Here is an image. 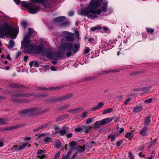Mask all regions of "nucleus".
<instances>
[{"label":"nucleus","instance_id":"nucleus-1","mask_svg":"<svg viewBox=\"0 0 159 159\" xmlns=\"http://www.w3.org/2000/svg\"><path fill=\"white\" fill-rule=\"evenodd\" d=\"M62 33L63 35H66L65 38L61 39V49L62 50H66L69 51L66 53L67 57H70L72 54V52L74 53L77 52L80 48V44L78 43H75L73 47V43L71 42H67L68 41H72L74 39V34L67 31H64Z\"/></svg>","mask_w":159,"mask_h":159},{"label":"nucleus","instance_id":"nucleus-2","mask_svg":"<svg viewBox=\"0 0 159 159\" xmlns=\"http://www.w3.org/2000/svg\"><path fill=\"white\" fill-rule=\"evenodd\" d=\"M43 112L40 108L34 107L22 110L20 112L21 115L36 116Z\"/></svg>","mask_w":159,"mask_h":159},{"label":"nucleus","instance_id":"nucleus-3","mask_svg":"<svg viewBox=\"0 0 159 159\" xmlns=\"http://www.w3.org/2000/svg\"><path fill=\"white\" fill-rule=\"evenodd\" d=\"M37 50L39 52L41 53L42 56H45L50 59L54 58V53L50 50L47 49L43 47V45L41 44L37 47Z\"/></svg>","mask_w":159,"mask_h":159},{"label":"nucleus","instance_id":"nucleus-4","mask_svg":"<svg viewBox=\"0 0 159 159\" xmlns=\"http://www.w3.org/2000/svg\"><path fill=\"white\" fill-rule=\"evenodd\" d=\"M30 42L29 39H24L21 42V48L25 53L31 51L33 48V45L30 44Z\"/></svg>","mask_w":159,"mask_h":159},{"label":"nucleus","instance_id":"nucleus-5","mask_svg":"<svg viewBox=\"0 0 159 159\" xmlns=\"http://www.w3.org/2000/svg\"><path fill=\"white\" fill-rule=\"evenodd\" d=\"M5 37L8 38L10 37V26L6 23L1 25L0 30V38Z\"/></svg>","mask_w":159,"mask_h":159},{"label":"nucleus","instance_id":"nucleus-6","mask_svg":"<svg viewBox=\"0 0 159 159\" xmlns=\"http://www.w3.org/2000/svg\"><path fill=\"white\" fill-rule=\"evenodd\" d=\"M119 70L118 69H116L115 70H101L98 72L97 74L93 76H90L89 77H86L85 78V80L86 81H90L93 80L97 77L98 75H101L102 74H106L110 72H119Z\"/></svg>","mask_w":159,"mask_h":159},{"label":"nucleus","instance_id":"nucleus-7","mask_svg":"<svg viewBox=\"0 0 159 159\" xmlns=\"http://www.w3.org/2000/svg\"><path fill=\"white\" fill-rule=\"evenodd\" d=\"M114 119L113 117L111 118H107L100 121H96L94 124L93 128L97 129L100 127V126L108 124L112 121Z\"/></svg>","mask_w":159,"mask_h":159},{"label":"nucleus","instance_id":"nucleus-8","mask_svg":"<svg viewBox=\"0 0 159 159\" xmlns=\"http://www.w3.org/2000/svg\"><path fill=\"white\" fill-rule=\"evenodd\" d=\"M19 32L18 27L16 24H14L11 20V38L15 39L16 38Z\"/></svg>","mask_w":159,"mask_h":159},{"label":"nucleus","instance_id":"nucleus-9","mask_svg":"<svg viewBox=\"0 0 159 159\" xmlns=\"http://www.w3.org/2000/svg\"><path fill=\"white\" fill-rule=\"evenodd\" d=\"M72 97V94H67L65 96L60 97H58L56 98L55 99H52L51 100H50V102L52 101H62L63 100H66Z\"/></svg>","mask_w":159,"mask_h":159},{"label":"nucleus","instance_id":"nucleus-10","mask_svg":"<svg viewBox=\"0 0 159 159\" xmlns=\"http://www.w3.org/2000/svg\"><path fill=\"white\" fill-rule=\"evenodd\" d=\"M37 33L33 29L29 28L28 30V33L24 37V39H29L32 35L34 36L36 35Z\"/></svg>","mask_w":159,"mask_h":159},{"label":"nucleus","instance_id":"nucleus-11","mask_svg":"<svg viewBox=\"0 0 159 159\" xmlns=\"http://www.w3.org/2000/svg\"><path fill=\"white\" fill-rule=\"evenodd\" d=\"M139 134L143 136L148 135L149 133L148 127L147 126H144L139 132Z\"/></svg>","mask_w":159,"mask_h":159},{"label":"nucleus","instance_id":"nucleus-12","mask_svg":"<svg viewBox=\"0 0 159 159\" xmlns=\"http://www.w3.org/2000/svg\"><path fill=\"white\" fill-rule=\"evenodd\" d=\"M46 151L45 150H42L41 149H39L37 152V157H39V159H43L44 158L46 155L43 154L45 153Z\"/></svg>","mask_w":159,"mask_h":159},{"label":"nucleus","instance_id":"nucleus-13","mask_svg":"<svg viewBox=\"0 0 159 159\" xmlns=\"http://www.w3.org/2000/svg\"><path fill=\"white\" fill-rule=\"evenodd\" d=\"M28 143H24L19 147H18L17 145H15L13 146L12 148V149L15 151H18L20 150L24 149L28 145Z\"/></svg>","mask_w":159,"mask_h":159},{"label":"nucleus","instance_id":"nucleus-14","mask_svg":"<svg viewBox=\"0 0 159 159\" xmlns=\"http://www.w3.org/2000/svg\"><path fill=\"white\" fill-rule=\"evenodd\" d=\"M104 103L102 102L98 103L97 106L90 107V110L92 111H96L101 108L103 106Z\"/></svg>","mask_w":159,"mask_h":159},{"label":"nucleus","instance_id":"nucleus-15","mask_svg":"<svg viewBox=\"0 0 159 159\" xmlns=\"http://www.w3.org/2000/svg\"><path fill=\"white\" fill-rule=\"evenodd\" d=\"M66 18L65 16H61L54 18L53 20L55 22H62Z\"/></svg>","mask_w":159,"mask_h":159},{"label":"nucleus","instance_id":"nucleus-16","mask_svg":"<svg viewBox=\"0 0 159 159\" xmlns=\"http://www.w3.org/2000/svg\"><path fill=\"white\" fill-rule=\"evenodd\" d=\"M142 110V107L141 106H136L133 108V111L135 113H138Z\"/></svg>","mask_w":159,"mask_h":159},{"label":"nucleus","instance_id":"nucleus-17","mask_svg":"<svg viewBox=\"0 0 159 159\" xmlns=\"http://www.w3.org/2000/svg\"><path fill=\"white\" fill-rule=\"evenodd\" d=\"M68 116L66 115H64L63 116H59L56 119V121L58 122L59 121H61L62 120L67 118L68 117Z\"/></svg>","mask_w":159,"mask_h":159},{"label":"nucleus","instance_id":"nucleus-18","mask_svg":"<svg viewBox=\"0 0 159 159\" xmlns=\"http://www.w3.org/2000/svg\"><path fill=\"white\" fill-rule=\"evenodd\" d=\"M83 110V108L82 107L78 108L74 110H72L68 111H72L74 113H78Z\"/></svg>","mask_w":159,"mask_h":159},{"label":"nucleus","instance_id":"nucleus-19","mask_svg":"<svg viewBox=\"0 0 159 159\" xmlns=\"http://www.w3.org/2000/svg\"><path fill=\"white\" fill-rule=\"evenodd\" d=\"M150 117H146L144 119V126H148L150 122Z\"/></svg>","mask_w":159,"mask_h":159},{"label":"nucleus","instance_id":"nucleus-20","mask_svg":"<svg viewBox=\"0 0 159 159\" xmlns=\"http://www.w3.org/2000/svg\"><path fill=\"white\" fill-rule=\"evenodd\" d=\"M77 150L80 153L84 152L85 150V146L84 145L83 146H79L77 148Z\"/></svg>","mask_w":159,"mask_h":159},{"label":"nucleus","instance_id":"nucleus-21","mask_svg":"<svg viewBox=\"0 0 159 159\" xmlns=\"http://www.w3.org/2000/svg\"><path fill=\"white\" fill-rule=\"evenodd\" d=\"M108 46V44L106 43L105 42H102L101 45H100V48H106L107 49H108L109 48H107V47Z\"/></svg>","mask_w":159,"mask_h":159},{"label":"nucleus","instance_id":"nucleus-22","mask_svg":"<svg viewBox=\"0 0 159 159\" xmlns=\"http://www.w3.org/2000/svg\"><path fill=\"white\" fill-rule=\"evenodd\" d=\"M82 130L86 133H88L91 128V127L87 126H82Z\"/></svg>","mask_w":159,"mask_h":159},{"label":"nucleus","instance_id":"nucleus-23","mask_svg":"<svg viewBox=\"0 0 159 159\" xmlns=\"http://www.w3.org/2000/svg\"><path fill=\"white\" fill-rule=\"evenodd\" d=\"M11 88H22L23 86L20 84H11Z\"/></svg>","mask_w":159,"mask_h":159},{"label":"nucleus","instance_id":"nucleus-24","mask_svg":"<svg viewBox=\"0 0 159 159\" xmlns=\"http://www.w3.org/2000/svg\"><path fill=\"white\" fill-rule=\"evenodd\" d=\"M11 96L13 97H26L27 96V95L26 94L21 93H16L11 95Z\"/></svg>","mask_w":159,"mask_h":159},{"label":"nucleus","instance_id":"nucleus-25","mask_svg":"<svg viewBox=\"0 0 159 159\" xmlns=\"http://www.w3.org/2000/svg\"><path fill=\"white\" fill-rule=\"evenodd\" d=\"M8 119L7 118H0V125H2L6 124Z\"/></svg>","mask_w":159,"mask_h":159},{"label":"nucleus","instance_id":"nucleus-26","mask_svg":"<svg viewBox=\"0 0 159 159\" xmlns=\"http://www.w3.org/2000/svg\"><path fill=\"white\" fill-rule=\"evenodd\" d=\"M134 136V134L133 133L128 132L127 133L125 137L128 139H130Z\"/></svg>","mask_w":159,"mask_h":159},{"label":"nucleus","instance_id":"nucleus-27","mask_svg":"<svg viewBox=\"0 0 159 159\" xmlns=\"http://www.w3.org/2000/svg\"><path fill=\"white\" fill-rule=\"evenodd\" d=\"M113 111V109L112 108H109L105 109L103 112V114L105 115L107 113L111 112Z\"/></svg>","mask_w":159,"mask_h":159},{"label":"nucleus","instance_id":"nucleus-28","mask_svg":"<svg viewBox=\"0 0 159 159\" xmlns=\"http://www.w3.org/2000/svg\"><path fill=\"white\" fill-rule=\"evenodd\" d=\"M102 26L100 25H99L96 26L92 27L91 29V30L92 31H94L97 30H100L102 29Z\"/></svg>","mask_w":159,"mask_h":159},{"label":"nucleus","instance_id":"nucleus-29","mask_svg":"<svg viewBox=\"0 0 159 159\" xmlns=\"http://www.w3.org/2000/svg\"><path fill=\"white\" fill-rule=\"evenodd\" d=\"M55 147L56 148H59L61 147V143L60 141H56L55 143Z\"/></svg>","mask_w":159,"mask_h":159},{"label":"nucleus","instance_id":"nucleus-30","mask_svg":"<svg viewBox=\"0 0 159 159\" xmlns=\"http://www.w3.org/2000/svg\"><path fill=\"white\" fill-rule=\"evenodd\" d=\"M61 136H63L65 135L67 133L66 130L64 129H61L58 131Z\"/></svg>","mask_w":159,"mask_h":159},{"label":"nucleus","instance_id":"nucleus-31","mask_svg":"<svg viewBox=\"0 0 159 159\" xmlns=\"http://www.w3.org/2000/svg\"><path fill=\"white\" fill-rule=\"evenodd\" d=\"M116 136L115 135L110 134L107 137L108 139H111V141L112 142H114L116 139Z\"/></svg>","mask_w":159,"mask_h":159},{"label":"nucleus","instance_id":"nucleus-32","mask_svg":"<svg viewBox=\"0 0 159 159\" xmlns=\"http://www.w3.org/2000/svg\"><path fill=\"white\" fill-rule=\"evenodd\" d=\"M70 146L72 149H75L76 146V143L74 141H71L69 144Z\"/></svg>","mask_w":159,"mask_h":159},{"label":"nucleus","instance_id":"nucleus-33","mask_svg":"<svg viewBox=\"0 0 159 159\" xmlns=\"http://www.w3.org/2000/svg\"><path fill=\"white\" fill-rule=\"evenodd\" d=\"M146 30L147 32L150 34H152L154 32L153 29L150 28H146Z\"/></svg>","mask_w":159,"mask_h":159},{"label":"nucleus","instance_id":"nucleus-34","mask_svg":"<svg viewBox=\"0 0 159 159\" xmlns=\"http://www.w3.org/2000/svg\"><path fill=\"white\" fill-rule=\"evenodd\" d=\"M51 139V138L49 137H46L44 138L43 141L45 144L48 143Z\"/></svg>","mask_w":159,"mask_h":159},{"label":"nucleus","instance_id":"nucleus-35","mask_svg":"<svg viewBox=\"0 0 159 159\" xmlns=\"http://www.w3.org/2000/svg\"><path fill=\"white\" fill-rule=\"evenodd\" d=\"M90 51V49L88 47H85L84 49V50L83 52L84 54H86L89 52Z\"/></svg>","mask_w":159,"mask_h":159},{"label":"nucleus","instance_id":"nucleus-36","mask_svg":"<svg viewBox=\"0 0 159 159\" xmlns=\"http://www.w3.org/2000/svg\"><path fill=\"white\" fill-rule=\"evenodd\" d=\"M60 153V151H58L55 154L54 159H58L59 157Z\"/></svg>","mask_w":159,"mask_h":159},{"label":"nucleus","instance_id":"nucleus-37","mask_svg":"<svg viewBox=\"0 0 159 159\" xmlns=\"http://www.w3.org/2000/svg\"><path fill=\"white\" fill-rule=\"evenodd\" d=\"M88 114V112L87 111H84L82 114L81 115V118L84 119L86 118V117Z\"/></svg>","mask_w":159,"mask_h":159},{"label":"nucleus","instance_id":"nucleus-38","mask_svg":"<svg viewBox=\"0 0 159 159\" xmlns=\"http://www.w3.org/2000/svg\"><path fill=\"white\" fill-rule=\"evenodd\" d=\"M82 130V128L80 127H78L75 129V131L77 132H80Z\"/></svg>","mask_w":159,"mask_h":159},{"label":"nucleus","instance_id":"nucleus-39","mask_svg":"<svg viewBox=\"0 0 159 159\" xmlns=\"http://www.w3.org/2000/svg\"><path fill=\"white\" fill-rule=\"evenodd\" d=\"M152 100V99L151 98H149L148 99L145 100L144 101V103H149L151 102Z\"/></svg>","mask_w":159,"mask_h":159},{"label":"nucleus","instance_id":"nucleus-40","mask_svg":"<svg viewBox=\"0 0 159 159\" xmlns=\"http://www.w3.org/2000/svg\"><path fill=\"white\" fill-rule=\"evenodd\" d=\"M21 24L25 28H26V27H27V25H28L27 23L25 21H22L21 22Z\"/></svg>","mask_w":159,"mask_h":159},{"label":"nucleus","instance_id":"nucleus-41","mask_svg":"<svg viewBox=\"0 0 159 159\" xmlns=\"http://www.w3.org/2000/svg\"><path fill=\"white\" fill-rule=\"evenodd\" d=\"M129 155L130 159H134V156L131 152H129Z\"/></svg>","mask_w":159,"mask_h":159},{"label":"nucleus","instance_id":"nucleus-42","mask_svg":"<svg viewBox=\"0 0 159 159\" xmlns=\"http://www.w3.org/2000/svg\"><path fill=\"white\" fill-rule=\"evenodd\" d=\"M15 45V43L14 41L11 40V49Z\"/></svg>","mask_w":159,"mask_h":159},{"label":"nucleus","instance_id":"nucleus-43","mask_svg":"<svg viewBox=\"0 0 159 159\" xmlns=\"http://www.w3.org/2000/svg\"><path fill=\"white\" fill-rule=\"evenodd\" d=\"M92 122V119L91 118H88V119L86 121V124H90Z\"/></svg>","mask_w":159,"mask_h":159},{"label":"nucleus","instance_id":"nucleus-44","mask_svg":"<svg viewBox=\"0 0 159 159\" xmlns=\"http://www.w3.org/2000/svg\"><path fill=\"white\" fill-rule=\"evenodd\" d=\"M55 55L56 57V58L57 59H58V57H60L61 56L60 53L59 52H56L55 53Z\"/></svg>","mask_w":159,"mask_h":159},{"label":"nucleus","instance_id":"nucleus-45","mask_svg":"<svg viewBox=\"0 0 159 159\" xmlns=\"http://www.w3.org/2000/svg\"><path fill=\"white\" fill-rule=\"evenodd\" d=\"M34 65L36 67H39V65L37 61H34Z\"/></svg>","mask_w":159,"mask_h":159},{"label":"nucleus","instance_id":"nucleus-46","mask_svg":"<svg viewBox=\"0 0 159 159\" xmlns=\"http://www.w3.org/2000/svg\"><path fill=\"white\" fill-rule=\"evenodd\" d=\"M72 133H69L66 135V137L68 138H70L72 136Z\"/></svg>","mask_w":159,"mask_h":159},{"label":"nucleus","instance_id":"nucleus-47","mask_svg":"<svg viewBox=\"0 0 159 159\" xmlns=\"http://www.w3.org/2000/svg\"><path fill=\"white\" fill-rule=\"evenodd\" d=\"M14 2L16 4H20V0H13Z\"/></svg>","mask_w":159,"mask_h":159},{"label":"nucleus","instance_id":"nucleus-48","mask_svg":"<svg viewBox=\"0 0 159 159\" xmlns=\"http://www.w3.org/2000/svg\"><path fill=\"white\" fill-rule=\"evenodd\" d=\"M117 98L118 100L121 101L123 99V96L120 95V96L118 97Z\"/></svg>","mask_w":159,"mask_h":159},{"label":"nucleus","instance_id":"nucleus-49","mask_svg":"<svg viewBox=\"0 0 159 159\" xmlns=\"http://www.w3.org/2000/svg\"><path fill=\"white\" fill-rule=\"evenodd\" d=\"M72 153V150H70L66 154V156L68 157L69 158H70V156L71 155Z\"/></svg>","mask_w":159,"mask_h":159},{"label":"nucleus","instance_id":"nucleus-50","mask_svg":"<svg viewBox=\"0 0 159 159\" xmlns=\"http://www.w3.org/2000/svg\"><path fill=\"white\" fill-rule=\"evenodd\" d=\"M48 125V124L47 123H46L45 124H43L42 125H41L40 127V128L41 129H42L43 128L46 127V126H47Z\"/></svg>","mask_w":159,"mask_h":159},{"label":"nucleus","instance_id":"nucleus-51","mask_svg":"<svg viewBox=\"0 0 159 159\" xmlns=\"http://www.w3.org/2000/svg\"><path fill=\"white\" fill-rule=\"evenodd\" d=\"M68 25V23L67 22H65L62 23L61 24V26L62 27L65 26H67Z\"/></svg>","mask_w":159,"mask_h":159},{"label":"nucleus","instance_id":"nucleus-52","mask_svg":"<svg viewBox=\"0 0 159 159\" xmlns=\"http://www.w3.org/2000/svg\"><path fill=\"white\" fill-rule=\"evenodd\" d=\"M121 144V141H118L116 143V145L117 147L120 146Z\"/></svg>","mask_w":159,"mask_h":159},{"label":"nucleus","instance_id":"nucleus-53","mask_svg":"<svg viewBox=\"0 0 159 159\" xmlns=\"http://www.w3.org/2000/svg\"><path fill=\"white\" fill-rule=\"evenodd\" d=\"M74 15V12L73 11H70L69 12L68 15L70 16H72Z\"/></svg>","mask_w":159,"mask_h":159},{"label":"nucleus","instance_id":"nucleus-54","mask_svg":"<svg viewBox=\"0 0 159 159\" xmlns=\"http://www.w3.org/2000/svg\"><path fill=\"white\" fill-rule=\"evenodd\" d=\"M145 146L144 145H142V146H140L139 148V150L140 151L142 150L143 149Z\"/></svg>","mask_w":159,"mask_h":159},{"label":"nucleus","instance_id":"nucleus-55","mask_svg":"<svg viewBox=\"0 0 159 159\" xmlns=\"http://www.w3.org/2000/svg\"><path fill=\"white\" fill-rule=\"evenodd\" d=\"M144 89L145 90L144 91L143 93H146L149 90V89L147 87L146 88H144Z\"/></svg>","mask_w":159,"mask_h":159},{"label":"nucleus","instance_id":"nucleus-56","mask_svg":"<svg viewBox=\"0 0 159 159\" xmlns=\"http://www.w3.org/2000/svg\"><path fill=\"white\" fill-rule=\"evenodd\" d=\"M40 129H41L40 128V127L37 128L35 129H34L33 130V131L34 132H37Z\"/></svg>","mask_w":159,"mask_h":159},{"label":"nucleus","instance_id":"nucleus-57","mask_svg":"<svg viewBox=\"0 0 159 159\" xmlns=\"http://www.w3.org/2000/svg\"><path fill=\"white\" fill-rule=\"evenodd\" d=\"M21 51H18L16 54V57H18L21 54Z\"/></svg>","mask_w":159,"mask_h":159},{"label":"nucleus","instance_id":"nucleus-58","mask_svg":"<svg viewBox=\"0 0 159 159\" xmlns=\"http://www.w3.org/2000/svg\"><path fill=\"white\" fill-rule=\"evenodd\" d=\"M19 125H16V126H13L11 127V128H10L11 130L18 128L19 127Z\"/></svg>","mask_w":159,"mask_h":159},{"label":"nucleus","instance_id":"nucleus-59","mask_svg":"<svg viewBox=\"0 0 159 159\" xmlns=\"http://www.w3.org/2000/svg\"><path fill=\"white\" fill-rule=\"evenodd\" d=\"M31 139V138L30 137H25L24 138V140L25 141H29Z\"/></svg>","mask_w":159,"mask_h":159},{"label":"nucleus","instance_id":"nucleus-60","mask_svg":"<svg viewBox=\"0 0 159 159\" xmlns=\"http://www.w3.org/2000/svg\"><path fill=\"white\" fill-rule=\"evenodd\" d=\"M130 101V98H128L127 100L125 102L124 104L126 105Z\"/></svg>","mask_w":159,"mask_h":159},{"label":"nucleus","instance_id":"nucleus-61","mask_svg":"<svg viewBox=\"0 0 159 159\" xmlns=\"http://www.w3.org/2000/svg\"><path fill=\"white\" fill-rule=\"evenodd\" d=\"M124 131V129L123 128H120V130L119 131V133H123Z\"/></svg>","mask_w":159,"mask_h":159},{"label":"nucleus","instance_id":"nucleus-62","mask_svg":"<svg viewBox=\"0 0 159 159\" xmlns=\"http://www.w3.org/2000/svg\"><path fill=\"white\" fill-rule=\"evenodd\" d=\"M34 61H30L29 63V65L30 67H32V66L33 64H34Z\"/></svg>","mask_w":159,"mask_h":159},{"label":"nucleus","instance_id":"nucleus-63","mask_svg":"<svg viewBox=\"0 0 159 159\" xmlns=\"http://www.w3.org/2000/svg\"><path fill=\"white\" fill-rule=\"evenodd\" d=\"M69 158L66 156V155H63L61 159H69Z\"/></svg>","mask_w":159,"mask_h":159},{"label":"nucleus","instance_id":"nucleus-64","mask_svg":"<svg viewBox=\"0 0 159 159\" xmlns=\"http://www.w3.org/2000/svg\"><path fill=\"white\" fill-rule=\"evenodd\" d=\"M51 70L52 71H55L56 70V68L54 66H52L51 67Z\"/></svg>","mask_w":159,"mask_h":159}]
</instances>
